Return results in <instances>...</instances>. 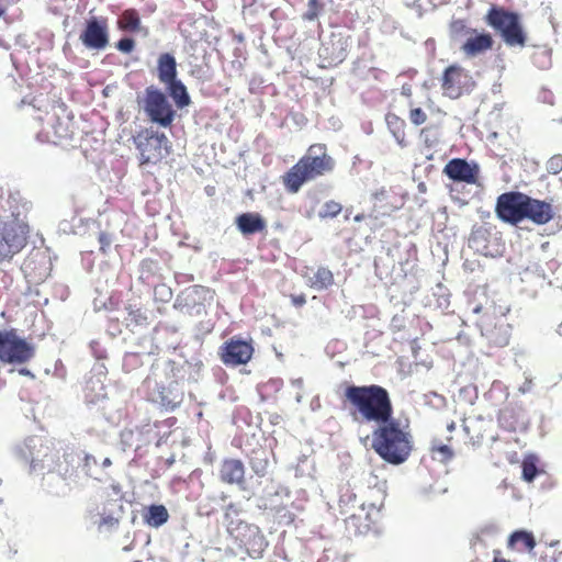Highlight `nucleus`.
Returning <instances> with one entry per match:
<instances>
[{"label": "nucleus", "instance_id": "25", "mask_svg": "<svg viewBox=\"0 0 562 562\" xmlns=\"http://www.w3.org/2000/svg\"><path fill=\"white\" fill-rule=\"evenodd\" d=\"M70 113H67L65 103L59 102L54 105V115L50 117V125L57 139L68 138L70 136Z\"/></svg>", "mask_w": 562, "mask_h": 562}, {"label": "nucleus", "instance_id": "47", "mask_svg": "<svg viewBox=\"0 0 562 562\" xmlns=\"http://www.w3.org/2000/svg\"><path fill=\"white\" fill-rule=\"evenodd\" d=\"M115 47L121 53L130 54L135 48V41L130 36H124L116 42Z\"/></svg>", "mask_w": 562, "mask_h": 562}, {"label": "nucleus", "instance_id": "58", "mask_svg": "<svg viewBox=\"0 0 562 562\" xmlns=\"http://www.w3.org/2000/svg\"><path fill=\"white\" fill-rule=\"evenodd\" d=\"M539 562H557L555 558L553 555H550L548 553H543L539 558Z\"/></svg>", "mask_w": 562, "mask_h": 562}, {"label": "nucleus", "instance_id": "3", "mask_svg": "<svg viewBox=\"0 0 562 562\" xmlns=\"http://www.w3.org/2000/svg\"><path fill=\"white\" fill-rule=\"evenodd\" d=\"M371 448L383 461L400 465L408 459L413 446L411 435L393 417L374 428L371 434Z\"/></svg>", "mask_w": 562, "mask_h": 562}, {"label": "nucleus", "instance_id": "60", "mask_svg": "<svg viewBox=\"0 0 562 562\" xmlns=\"http://www.w3.org/2000/svg\"><path fill=\"white\" fill-rule=\"evenodd\" d=\"M134 562H166V560L162 559V558L148 557L145 560H137V561H134Z\"/></svg>", "mask_w": 562, "mask_h": 562}, {"label": "nucleus", "instance_id": "41", "mask_svg": "<svg viewBox=\"0 0 562 562\" xmlns=\"http://www.w3.org/2000/svg\"><path fill=\"white\" fill-rule=\"evenodd\" d=\"M341 211V204L335 201H327L319 211V216L325 218H334L336 217Z\"/></svg>", "mask_w": 562, "mask_h": 562}, {"label": "nucleus", "instance_id": "45", "mask_svg": "<svg viewBox=\"0 0 562 562\" xmlns=\"http://www.w3.org/2000/svg\"><path fill=\"white\" fill-rule=\"evenodd\" d=\"M128 319L135 325H143L147 321L146 313L140 308H135L130 306L128 308Z\"/></svg>", "mask_w": 562, "mask_h": 562}, {"label": "nucleus", "instance_id": "64", "mask_svg": "<svg viewBox=\"0 0 562 562\" xmlns=\"http://www.w3.org/2000/svg\"><path fill=\"white\" fill-rule=\"evenodd\" d=\"M402 94L404 95H411V87L408 85H404L402 87Z\"/></svg>", "mask_w": 562, "mask_h": 562}, {"label": "nucleus", "instance_id": "43", "mask_svg": "<svg viewBox=\"0 0 562 562\" xmlns=\"http://www.w3.org/2000/svg\"><path fill=\"white\" fill-rule=\"evenodd\" d=\"M532 61L538 68L546 69L551 65L550 53L547 49H542L532 56Z\"/></svg>", "mask_w": 562, "mask_h": 562}, {"label": "nucleus", "instance_id": "29", "mask_svg": "<svg viewBox=\"0 0 562 562\" xmlns=\"http://www.w3.org/2000/svg\"><path fill=\"white\" fill-rule=\"evenodd\" d=\"M203 368V362L196 358L186 360L181 364L172 363L173 376L178 380H187L189 382H196L200 376V371Z\"/></svg>", "mask_w": 562, "mask_h": 562}, {"label": "nucleus", "instance_id": "13", "mask_svg": "<svg viewBox=\"0 0 562 562\" xmlns=\"http://www.w3.org/2000/svg\"><path fill=\"white\" fill-rule=\"evenodd\" d=\"M82 45L90 50H103L110 42L109 26L104 18L91 16L86 21L79 36Z\"/></svg>", "mask_w": 562, "mask_h": 562}, {"label": "nucleus", "instance_id": "46", "mask_svg": "<svg viewBox=\"0 0 562 562\" xmlns=\"http://www.w3.org/2000/svg\"><path fill=\"white\" fill-rule=\"evenodd\" d=\"M547 171L552 175H558L560 171H562V155L558 154L552 156L547 161Z\"/></svg>", "mask_w": 562, "mask_h": 562}, {"label": "nucleus", "instance_id": "6", "mask_svg": "<svg viewBox=\"0 0 562 562\" xmlns=\"http://www.w3.org/2000/svg\"><path fill=\"white\" fill-rule=\"evenodd\" d=\"M59 449L55 447L50 453H45L41 463H43V471H47V483L53 481L63 482V486L55 491L57 495H65L76 484L77 480L72 477L75 468L80 464L81 453L75 451L74 447H67L64 450L63 461H58Z\"/></svg>", "mask_w": 562, "mask_h": 562}, {"label": "nucleus", "instance_id": "35", "mask_svg": "<svg viewBox=\"0 0 562 562\" xmlns=\"http://www.w3.org/2000/svg\"><path fill=\"white\" fill-rule=\"evenodd\" d=\"M249 465L256 475L263 477L269 468L268 452L261 449L254 451L249 458Z\"/></svg>", "mask_w": 562, "mask_h": 562}, {"label": "nucleus", "instance_id": "42", "mask_svg": "<svg viewBox=\"0 0 562 562\" xmlns=\"http://www.w3.org/2000/svg\"><path fill=\"white\" fill-rule=\"evenodd\" d=\"M322 9L323 4L319 0H308L307 10L303 13L302 19L305 21H315Z\"/></svg>", "mask_w": 562, "mask_h": 562}, {"label": "nucleus", "instance_id": "50", "mask_svg": "<svg viewBox=\"0 0 562 562\" xmlns=\"http://www.w3.org/2000/svg\"><path fill=\"white\" fill-rule=\"evenodd\" d=\"M155 295L162 302H168L172 297V291L166 284H159L155 288Z\"/></svg>", "mask_w": 562, "mask_h": 562}, {"label": "nucleus", "instance_id": "44", "mask_svg": "<svg viewBox=\"0 0 562 562\" xmlns=\"http://www.w3.org/2000/svg\"><path fill=\"white\" fill-rule=\"evenodd\" d=\"M99 524V529L111 530L119 525V517H115L113 514H106L105 512L101 515Z\"/></svg>", "mask_w": 562, "mask_h": 562}, {"label": "nucleus", "instance_id": "28", "mask_svg": "<svg viewBox=\"0 0 562 562\" xmlns=\"http://www.w3.org/2000/svg\"><path fill=\"white\" fill-rule=\"evenodd\" d=\"M493 43L494 41L491 34L486 32L477 33L474 31V35L468 37L463 44L462 50L468 56L474 57L492 48Z\"/></svg>", "mask_w": 562, "mask_h": 562}, {"label": "nucleus", "instance_id": "51", "mask_svg": "<svg viewBox=\"0 0 562 562\" xmlns=\"http://www.w3.org/2000/svg\"><path fill=\"white\" fill-rule=\"evenodd\" d=\"M100 250L105 252L106 248L112 244V238L108 233H100L99 235Z\"/></svg>", "mask_w": 562, "mask_h": 562}, {"label": "nucleus", "instance_id": "26", "mask_svg": "<svg viewBox=\"0 0 562 562\" xmlns=\"http://www.w3.org/2000/svg\"><path fill=\"white\" fill-rule=\"evenodd\" d=\"M481 334L491 345L505 347L509 344L510 326L505 323L495 324L493 327L490 324H484L481 326Z\"/></svg>", "mask_w": 562, "mask_h": 562}, {"label": "nucleus", "instance_id": "7", "mask_svg": "<svg viewBox=\"0 0 562 562\" xmlns=\"http://www.w3.org/2000/svg\"><path fill=\"white\" fill-rule=\"evenodd\" d=\"M486 23L493 27L508 46H524L526 34L524 32L520 15L514 11L493 5L486 16Z\"/></svg>", "mask_w": 562, "mask_h": 562}, {"label": "nucleus", "instance_id": "63", "mask_svg": "<svg viewBox=\"0 0 562 562\" xmlns=\"http://www.w3.org/2000/svg\"><path fill=\"white\" fill-rule=\"evenodd\" d=\"M429 132H430V128H428V127L423 128L420 132V136L424 137L426 143H428V139H429V136H428Z\"/></svg>", "mask_w": 562, "mask_h": 562}, {"label": "nucleus", "instance_id": "12", "mask_svg": "<svg viewBox=\"0 0 562 562\" xmlns=\"http://www.w3.org/2000/svg\"><path fill=\"white\" fill-rule=\"evenodd\" d=\"M526 194L519 191H509L497 198L495 213L504 223L517 225L525 220Z\"/></svg>", "mask_w": 562, "mask_h": 562}, {"label": "nucleus", "instance_id": "49", "mask_svg": "<svg viewBox=\"0 0 562 562\" xmlns=\"http://www.w3.org/2000/svg\"><path fill=\"white\" fill-rule=\"evenodd\" d=\"M411 122L418 126L426 122L427 115L420 108L412 109L409 112Z\"/></svg>", "mask_w": 562, "mask_h": 562}, {"label": "nucleus", "instance_id": "37", "mask_svg": "<svg viewBox=\"0 0 562 562\" xmlns=\"http://www.w3.org/2000/svg\"><path fill=\"white\" fill-rule=\"evenodd\" d=\"M334 283L333 272L325 267H319L312 278V288L322 291L326 290Z\"/></svg>", "mask_w": 562, "mask_h": 562}, {"label": "nucleus", "instance_id": "15", "mask_svg": "<svg viewBox=\"0 0 562 562\" xmlns=\"http://www.w3.org/2000/svg\"><path fill=\"white\" fill-rule=\"evenodd\" d=\"M488 224L474 226L469 237V247L483 256L494 257L498 252L497 233Z\"/></svg>", "mask_w": 562, "mask_h": 562}, {"label": "nucleus", "instance_id": "23", "mask_svg": "<svg viewBox=\"0 0 562 562\" xmlns=\"http://www.w3.org/2000/svg\"><path fill=\"white\" fill-rule=\"evenodd\" d=\"M349 38L341 33H333L328 43H323L319 55L330 58V63L339 64L347 57Z\"/></svg>", "mask_w": 562, "mask_h": 562}, {"label": "nucleus", "instance_id": "38", "mask_svg": "<svg viewBox=\"0 0 562 562\" xmlns=\"http://www.w3.org/2000/svg\"><path fill=\"white\" fill-rule=\"evenodd\" d=\"M517 542H521L529 552H532L536 547V539L533 535L526 530H516L510 533L507 542L508 547L513 548Z\"/></svg>", "mask_w": 562, "mask_h": 562}, {"label": "nucleus", "instance_id": "55", "mask_svg": "<svg viewBox=\"0 0 562 562\" xmlns=\"http://www.w3.org/2000/svg\"><path fill=\"white\" fill-rule=\"evenodd\" d=\"M550 23L552 25V29H553L555 35H557V41L562 42V24H559L558 22H555L552 16H550Z\"/></svg>", "mask_w": 562, "mask_h": 562}, {"label": "nucleus", "instance_id": "4", "mask_svg": "<svg viewBox=\"0 0 562 562\" xmlns=\"http://www.w3.org/2000/svg\"><path fill=\"white\" fill-rule=\"evenodd\" d=\"M335 161L323 144L311 145L307 153L284 175V186L291 193L300 191L308 181L330 172Z\"/></svg>", "mask_w": 562, "mask_h": 562}, {"label": "nucleus", "instance_id": "27", "mask_svg": "<svg viewBox=\"0 0 562 562\" xmlns=\"http://www.w3.org/2000/svg\"><path fill=\"white\" fill-rule=\"evenodd\" d=\"M166 89L167 97H170L177 109L182 110L191 104V97L186 85L179 79H172L162 83Z\"/></svg>", "mask_w": 562, "mask_h": 562}, {"label": "nucleus", "instance_id": "52", "mask_svg": "<svg viewBox=\"0 0 562 562\" xmlns=\"http://www.w3.org/2000/svg\"><path fill=\"white\" fill-rule=\"evenodd\" d=\"M138 358H139V355H138V353H136V352H130V353H127V355L125 356V358H124V367H126V368H133V367L136 364V362H137Z\"/></svg>", "mask_w": 562, "mask_h": 562}, {"label": "nucleus", "instance_id": "10", "mask_svg": "<svg viewBox=\"0 0 562 562\" xmlns=\"http://www.w3.org/2000/svg\"><path fill=\"white\" fill-rule=\"evenodd\" d=\"M134 144L140 154V164H157L169 154V140L164 133L146 128L134 136Z\"/></svg>", "mask_w": 562, "mask_h": 562}, {"label": "nucleus", "instance_id": "9", "mask_svg": "<svg viewBox=\"0 0 562 562\" xmlns=\"http://www.w3.org/2000/svg\"><path fill=\"white\" fill-rule=\"evenodd\" d=\"M35 356V346L18 335L15 329L0 330V361L23 364Z\"/></svg>", "mask_w": 562, "mask_h": 562}, {"label": "nucleus", "instance_id": "1", "mask_svg": "<svg viewBox=\"0 0 562 562\" xmlns=\"http://www.w3.org/2000/svg\"><path fill=\"white\" fill-rule=\"evenodd\" d=\"M345 397L366 422H373L378 426L393 418L390 394L381 385L351 384L345 389Z\"/></svg>", "mask_w": 562, "mask_h": 562}, {"label": "nucleus", "instance_id": "34", "mask_svg": "<svg viewBox=\"0 0 562 562\" xmlns=\"http://www.w3.org/2000/svg\"><path fill=\"white\" fill-rule=\"evenodd\" d=\"M75 451L81 453L80 464L75 468L72 477L77 480V484L80 483L81 476L80 473H83L85 477H95V472L93 468L97 465V460L93 456L85 453L82 450L76 449Z\"/></svg>", "mask_w": 562, "mask_h": 562}, {"label": "nucleus", "instance_id": "53", "mask_svg": "<svg viewBox=\"0 0 562 562\" xmlns=\"http://www.w3.org/2000/svg\"><path fill=\"white\" fill-rule=\"evenodd\" d=\"M2 200H3V190L0 188V209L3 212V214L0 215V220L8 221L7 216H10V204L8 202H5L8 205V209H5L2 203ZM7 201H9V199Z\"/></svg>", "mask_w": 562, "mask_h": 562}, {"label": "nucleus", "instance_id": "14", "mask_svg": "<svg viewBox=\"0 0 562 562\" xmlns=\"http://www.w3.org/2000/svg\"><path fill=\"white\" fill-rule=\"evenodd\" d=\"M251 340L234 336L220 347V358L225 366L238 367L246 364L252 357Z\"/></svg>", "mask_w": 562, "mask_h": 562}, {"label": "nucleus", "instance_id": "22", "mask_svg": "<svg viewBox=\"0 0 562 562\" xmlns=\"http://www.w3.org/2000/svg\"><path fill=\"white\" fill-rule=\"evenodd\" d=\"M370 510L364 514V521H362V514L366 508L361 504L359 506V513H352L346 518V527L349 531L353 530L355 535L366 533L370 530L371 524H374L378 519L380 509L375 508L374 504H370Z\"/></svg>", "mask_w": 562, "mask_h": 562}, {"label": "nucleus", "instance_id": "19", "mask_svg": "<svg viewBox=\"0 0 562 562\" xmlns=\"http://www.w3.org/2000/svg\"><path fill=\"white\" fill-rule=\"evenodd\" d=\"M554 215L551 203L533 199L526 194L525 199V220H529L537 225L549 223Z\"/></svg>", "mask_w": 562, "mask_h": 562}, {"label": "nucleus", "instance_id": "48", "mask_svg": "<svg viewBox=\"0 0 562 562\" xmlns=\"http://www.w3.org/2000/svg\"><path fill=\"white\" fill-rule=\"evenodd\" d=\"M432 451L438 454V457H436V458L440 462H447V461L451 460L453 457L452 449L447 445H440V446L434 448Z\"/></svg>", "mask_w": 562, "mask_h": 562}, {"label": "nucleus", "instance_id": "36", "mask_svg": "<svg viewBox=\"0 0 562 562\" xmlns=\"http://www.w3.org/2000/svg\"><path fill=\"white\" fill-rule=\"evenodd\" d=\"M385 122H386L389 131L391 132V134L393 135V137L395 138L397 144L401 145L402 147H404L405 146V143H404L405 122L402 119H400L396 114H393V113L386 114Z\"/></svg>", "mask_w": 562, "mask_h": 562}, {"label": "nucleus", "instance_id": "11", "mask_svg": "<svg viewBox=\"0 0 562 562\" xmlns=\"http://www.w3.org/2000/svg\"><path fill=\"white\" fill-rule=\"evenodd\" d=\"M55 450V441L38 436H32L24 440V442L14 448V453L18 458L30 462L32 472H43V459L45 453H50Z\"/></svg>", "mask_w": 562, "mask_h": 562}, {"label": "nucleus", "instance_id": "17", "mask_svg": "<svg viewBox=\"0 0 562 562\" xmlns=\"http://www.w3.org/2000/svg\"><path fill=\"white\" fill-rule=\"evenodd\" d=\"M480 168L474 161L453 158L443 168V173L454 182L476 183Z\"/></svg>", "mask_w": 562, "mask_h": 562}, {"label": "nucleus", "instance_id": "5", "mask_svg": "<svg viewBox=\"0 0 562 562\" xmlns=\"http://www.w3.org/2000/svg\"><path fill=\"white\" fill-rule=\"evenodd\" d=\"M224 524L228 535L234 538L240 548H245L247 554L254 559L262 555L268 542L259 527L240 518V513L235 504L225 507Z\"/></svg>", "mask_w": 562, "mask_h": 562}, {"label": "nucleus", "instance_id": "24", "mask_svg": "<svg viewBox=\"0 0 562 562\" xmlns=\"http://www.w3.org/2000/svg\"><path fill=\"white\" fill-rule=\"evenodd\" d=\"M235 225L244 236H250L263 232L267 222L257 212H245L235 217Z\"/></svg>", "mask_w": 562, "mask_h": 562}, {"label": "nucleus", "instance_id": "30", "mask_svg": "<svg viewBox=\"0 0 562 562\" xmlns=\"http://www.w3.org/2000/svg\"><path fill=\"white\" fill-rule=\"evenodd\" d=\"M157 78L165 83L178 78L177 60L171 53H162L157 59Z\"/></svg>", "mask_w": 562, "mask_h": 562}, {"label": "nucleus", "instance_id": "31", "mask_svg": "<svg viewBox=\"0 0 562 562\" xmlns=\"http://www.w3.org/2000/svg\"><path fill=\"white\" fill-rule=\"evenodd\" d=\"M144 522L151 528L164 526L169 519L167 508L161 504H151L143 509Z\"/></svg>", "mask_w": 562, "mask_h": 562}, {"label": "nucleus", "instance_id": "32", "mask_svg": "<svg viewBox=\"0 0 562 562\" xmlns=\"http://www.w3.org/2000/svg\"><path fill=\"white\" fill-rule=\"evenodd\" d=\"M117 27L124 32H144V35L148 34L146 27H142L140 18L135 9H127L121 13L117 19Z\"/></svg>", "mask_w": 562, "mask_h": 562}, {"label": "nucleus", "instance_id": "54", "mask_svg": "<svg viewBox=\"0 0 562 562\" xmlns=\"http://www.w3.org/2000/svg\"><path fill=\"white\" fill-rule=\"evenodd\" d=\"M92 372H93V375L94 378H98L100 376V379H102L104 381L105 379V372H106V369L104 367V364L102 363H97L93 368H92Z\"/></svg>", "mask_w": 562, "mask_h": 562}, {"label": "nucleus", "instance_id": "57", "mask_svg": "<svg viewBox=\"0 0 562 562\" xmlns=\"http://www.w3.org/2000/svg\"><path fill=\"white\" fill-rule=\"evenodd\" d=\"M274 494L277 496H281V495L289 496L290 495V491H289V488L286 486L279 485L278 488L276 490Z\"/></svg>", "mask_w": 562, "mask_h": 562}, {"label": "nucleus", "instance_id": "18", "mask_svg": "<svg viewBox=\"0 0 562 562\" xmlns=\"http://www.w3.org/2000/svg\"><path fill=\"white\" fill-rule=\"evenodd\" d=\"M213 299V292L203 285H193L182 291L176 299L175 307L181 311H191L194 307H200L205 301Z\"/></svg>", "mask_w": 562, "mask_h": 562}, {"label": "nucleus", "instance_id": "59", "mask_svg": "<svg viewBox=\"0 0 562 562\" xmlns=\"http://www.w3.org/2000/svg\"><path fill=\"white\" fill-rule=\"evenodd\" d=\"M530 389H531V381L526 380L525 383L519 387V392L525 394V393L529 392Z\"/></svg>", "mask_w": 562, "mask_h": 562}, {"label": "nucleus", "instance_id": "2", "mask_svg": "<svg viewBox=\"0 0 562 562\" xmlns=\"http://www.w3.org/2000/svg\"><path fill=\"white\" fill-rule=\"evenodd\" d=\"M10 216L0 220V262L10 260L26 244L29 225L25 222L29 202L20 192L9 194Z\"/></svg>", "mask_w": 562, "mask_h": 562}, {"label": "nucleus", "instance_id": "20", "mask_svg": "<svg viewBox=\"0 0 562 562\" xmlns=\"http://www.w3.org/2000/svg\"><path fill=\"white\" fill-rule=\"evenodd\" d=\"M220 477L225 483L236 484L239 490L248 493V497L252 494V492L247 487L245 480V467L240 460H225L220 468Z\"/></svg>", "mask_w": 562, "mask_h": 562}, {"label": "nucleus", "instance_id": "33", "mask_svg": "<svg viewBox=\"0 0 562 562\" xmlns=\"http://www.w3.org/2000/svg\"><path fill=\"white\" fill-rule=\"evenodd\" d=\"M83 392H85V400L88 404L98 403L100 400H103L106 396V393L104 390V381L102 379H100V376H98V378L90 376L86 381V386H85Z\"/></svg>", "mask_w": 562, "mask_h": 562}, {"label": "nucleus", "instance_id": "56", "mask_svg": "<svg viewBox=\"0 0 562 562\" xmlns=\"http://www.w3.org/2000/svg\"><path fill=\"white\" fill-rule=\"evenodd\" d=\"M291 300H292L293 305L296 307H301L306 303L305 295H303V294L292 295Z\"/></svg>", "mask_w": 562, "mask_h": 562}, {"label": "nucleus", "instance_id": "62", "mask_svg": "<svg viewBox=\"0 0 562 562\" xmlns=\"http://www.w3.org/2000/svg\"><path fill=\"white\" fill-rule=\"evenodd\" d=\"M19 374L30 376L31 379H34L35 375L26 368H21L18 370Z\"/></svg>", "mask_w": 562, "mask_h": 562}, {"label": "nucleus", "instance_id": "61", "mask_svg": "<svg viewBox=\"0 0 562 562\" xmlns=\"http://www.w3.org/2000/svg\"><path fill=\"white\" fill-rule=\"evenodd\" d=\"M305 474L306 473H305L304 464L297 463L295 467V476H304Z\"/></svg>", "mask_w": 562, "mask_h": 562}, {"label": "nucleus", "instance_id": "21", "mask_svg": "<svg viewBox=\"0 0 562 562\" xmlns=\"http://www.w3.org/2000/svg\"><path fill=\"white\" fill-rule=\"evenodd\" d=\"M183 401V391L179 387L177 381L168 386L157 385L153 393V402L160 405L166 411H175Z\"/></svg>", "mask_w": 562, "mask_h": 562}, {"label": "nucleus", "instance_id": "16", "mask_svg": "<svg viewBox=\"0 0 562 562\" xmlns=\"http://www.w3.org/2000/svg\"><path fill=\"white\" fill-rule=\"evenodd\" d=\"M471 76L467 70L458 65H450L442 74V90L451 99L459 98L463 90L469 86Z\"/></svg>", "mask_w": 562, "mask_h": 562}, {"label": "nucleus", "instance_id": "40", "mask_svg": "<svg viewBox=\"0 0 562 562\" xmlns=\"http://www.w3.org/2000/svg\"><path fill=\"white\" fill-rule=\"evenodd\" d=\"M357 495L349 488L341 491L339 496V507L342 514H347L350 508L355 507Z\"/></svg>", "mask_w": 562, "mask_h": 562}, {"label": "nucleus", "instance_id": "39", "mask_svg": "<svg viewBox=\"0 0 562 562\" xmlns=\"http://www.w3.org/2000/svg\"><path fill=\"white\" fill-rule=\"evenodd\" d=\"M521 477L524 481L530 483L537 477L538 470V458L535 454H528L524 458L521 463Z\"/></svg>", "mask_w": 562, "mask_h": 562}, {"label": "nucleus", "instance_id": "8", "mask_svg": "<svg viewBox=\"0 0 562 562\" xmlns=\"http://www.w3.org/2000/svg\"><path fill=\"white\" fill-rule=\"evenodd\" d=\"M142 109L151 123L165 128L172 125L177 115L167 94L153 85L144 91Z\"/></svg>", "mask_w": 562, "mask_h": 562}]
</instances>
